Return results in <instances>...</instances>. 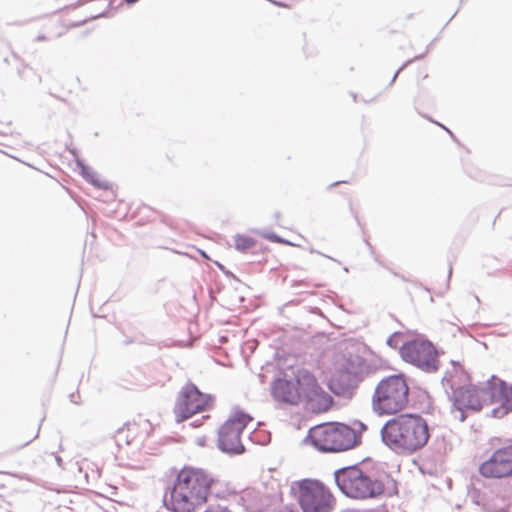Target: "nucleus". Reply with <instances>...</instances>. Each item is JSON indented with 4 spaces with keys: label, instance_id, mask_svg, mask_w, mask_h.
Masks as SVG:
<instances>
[{
    "label": "nucleus",
    "instance_id": "obj_21",
    "mask_svg": "<svg viewBox=\"0 0 512 512\" xmlns=\"http://www.w3.org/2000/svg\"><path fill=\"white\" fill-rule=\"evenodd\" d=\"M402 335L401 333H394L387 339V345H389L392 348H398L399 347V341L401 339Z\"/></svg>",
    "mask_w": 512,
    "mask_h": 512
},
{
    "label": "nucleus",
    "instance_id": "obj_28",
    "mask_svg": "<svg viewBox=\"0 0 512 512\" xmlns=\"http://www.w3.org/2000/svg\"><path fill=\"white\" fill-rule=\"evenodd\" d=\"M70 397H71V401L76 403V401L74 400V394H71Z\"/></svg>",
    "mask_w": 512,
    "mask_h": 512
},
{
    "label": "nucleus",
    "instance_id": "obj_12",
    "mask_svg": "<svg viewBox=\"0 0 512 512\" xmlns=\"http://www.w3.org/2000/svg\"><path fill=\"white\" fill-rule=\"evenodd\" d=\"M479 472L486 478H505L512 476V445L495 450L484 461Z\"/></svg>",
    "mask_w": 512,
    "mask_h": 512
},
{
    "label": "nucleus",
    "instance_id": "obj_17",
    "mask_svg": "<svg viewBox=\"0 0 512 512\" xmlns=\"http://www.w3.org/2000/svg\"><path fill=\"white\" fill-rule=\"evenodd\" d=\"M303 400L305 401L307 407L314 412L327 411L333 402L332 397L320 386Z\"/></svg>",
    "mask_w": 512,
    "mask_h": 512
},
{
    "label": "nucleus",
    "instance_id": "obj_1",
    "mask_svg": "<svg viewBox=\"0 0 512 512\" xmlns=\"http://www.w3.org/2000/svg\"><path fill=\"white\" fill-rule=\"evenodd\" d=\"M212 483V477L203 469L184 467L165 494L164 504L172 512H194L207 501Z\"/></svg>",
    "mask_w": 512,
    "mask_h": 512
},
{
    "label": "nucleus",
    "instance_id": "obj_24",
    "mask_svg": "<svg viewBox=\"0 0 512 512\" xmlns=\"http://www.w3.org/2000/svg\"><path fill=\"white\" fill-rule=\"evenodd\" d=\"M55 460H56V462H57V465H58L59 467H62V465H63L62 458H61V457H59V456H55Z\"/></svg>",
    "mask_w": 512,
    "mask_h": 512
},
{
    "label": "nucleus",
    "instance_id": "obj_8",
    "mask_svg": "<svg viewBox=\"0 0 512 512\" xmlns=\"http://www.w3.org/2000/svg\"><path fill=\"white\" fill-rule=\"evenodd\" d=\"M366 360L358 355L345 358L330 380V388L336 394H342L355 388L367 373Z\"/></svg>",
    "mask_w": 512,
    "mask_h": 512
},
{
    "label": "nucleus",
    "instance_id": "obj_13",
    "mask_svg": "<svg viewBox=\"0 0 512 512\" xmlns=\"http://www.w3.org/2000/svg\"><path fill=\"white\" fill-rule=\"evenodd\" d=\"M493 404L499 403L500 407L492 411L494 417H502L512 411V385L507 386L504 381L493 376Z\"/></svg>",
    "mask_w": 512,
    "mask_h": 512
},
{
    "label": "nucleus",
    "instance_id": "obj_7",
    "mask_svg": "<svg viewBox=\"0 0 512 512\" xmlns=\"http://www.w3.org/2000/svg\"><path fill=\"white\" fill-rule=\"evenodd\" d=\"M400 354L404 361L427 373L436 372L440 367L438 352L432 342L415 339L402 344Z\"/></svg>",
    "mask_w": 512,
    "mask_h": 512
},
{
    "label": "nucleus",
    "instance_id": "obj_2",
    "mask_svg": "<svg viewBox=\"0 0 512 512\" xmlns=\"http://www.w3.org/2000/svg\"><path fill=\"white\" fill-rule=\"evenodd\" d=\"M382 442L398 454H412L422 449L430 438L427 421L418 414H400L381 429Z\"/></svg>",
    "mask_w": 512,
    "mask_h": 512
},
{
    "label": "nucleus",
    "instance_id": "obj_25",
    "mask_svg": "<svg viewBox=\"0 0 512 512\" xmlns=\"http://www.w3.org/2000/svg\"><path fill=\"white\" fill-rule=\"evenodd\" d=\"M446 132L449 134L450 137H452V138L454 137V135L450 129H447Z\"/></svg>",
    "mask_w": 512,
    "mask_h": 512
},
{
    "label": "nucleus",
    "instance_id": "obj_11",
    "mask_svg": "<svg viewBox=\"0 0 512 512\" xmlns=\"http://www.w3.org/2000/svg\"><path fill=\"white\" fill-rule=\"evenodd\" d=\"M211 398L199 391L194 384L183 387L174 407L177 422H182L194 414L205 411L210 406Z\"/></svg>",
    "mask_w": 512,
    "mask_h": 512
},
{
    "label": "nucleus",
    "instance_id": "obj_22",
    "mask_svg": "<svg viewBox=\"0 0 512 512\" xmlns=\"http://www.w3.org/2000/svg\"><path fill=\"white\" fill-rule=\"evenodd\" d=\"M205 512H231L226 507L223 506H210Z\"/></svg>",
    "mask_w": 512,
    "mask_h": 512
},
{
    "label": "nucleus",
    "instance_id": "obj_4",
    "mask_svg": "<svg viewBox=\"0 0 512 512\" xmlns=\"http://www.w3.org/2000/svg\"><path fill=\"white\" fill-rule=\"evenodd\" d=\"M409 386L403 374L384 377L375 387L371 406L375 414L394 415L407 408Z\"/></svg>",
    "mask_w": 512,
    "mask_h": 512
},
{
    "label": "nucleus",
    "instance_id": "obj_23",
    "mask_svg": "<svg viewBox=\"0 0 512 512\" xmlns=\"http://www.w3.org/2000/svg\"><path fill=\"white\" fill-rule=\"evenodd\" d=\"M264 237L266 239H269V240H271L273 242H276V243H282L283 242V240L278 235L273 234V233L272 234H266V235H264Z\"/></svg>",
    "mask_w": 512,
    "mask_h": 512
},
{
    "label": "nucleus",
    "instance_id": "obj_15",
    "mask_svg": "<svg viewBox=\"0 0 512 512\" xmlns=\"http://www.w3.org/2000/svg\"><path fill=\"white\" fill-rule=\"evenodd\" d=\"M272 395L280 402L295 405L299 403V391L293 380L277 379L272 384Z\"/></svg>",
    "mask_w": 512,
    "mask_h": 512
},
{
    "label": "nucleus",
    "instance_id": "obj_29",
    "mask_svg": "<svg viewBox=\"0 0 512 512\" xmlns=\"http://www.w3.org/2000/svg\"><path fill=\"white\" fill-rule=\"evenodd\" d=\"M452 274V268L449 269V277H451Z\"/></svg>",
    "mask_w": 512,
    "mask_h": 512
},
{
    "label": "nucleus",
    "instance_id": "obj_5",
    "mask_svg": "<svg viewBox=\"0 0 512 512\" xmlns=\"http://www.w3.org/2000/svg\"><path fill=\"white\" fill-rule=\"evenodd\" d=\"M291 492L297 496L303 512H331L333 496L318 480L303 479L291 484Z\"/></svg>",
    "mask_w": 512,
    "mask_h": 512
},
{
    "label": "nucleus",
    "instance_id": "obj_30",
    "mask_svg": "<svg viewBox=\"0 0 512 512\" xmlns=\"http://www.w3.org/2000/svg\"><path fill=\"white\" fill-rule=\"evenodd\" d=\"M38 39L39 40H45V37L44 36L43 37H39Z\"/></svg>",
    "mask_w": 512,
    "mask_h": 512
},
{
    "label": "nucleus",
    "instance_id": "obj_19",
    "mask_svg": "<svg viewBox=\"0 0 512 512\" xmlns=\"http://www.w3.org/2000/svg\"><path fill=\"white\" fill-rule=\"evenodd\" d=\"M135 430V425H127L118 429L114 435L116 445L121 448L123 445L132 444L135 441L134 436H132Z\"/></svg>",
    "mask_w": 512,
    "mask_h": 512
},
{
    "label": "nucleus",
    "instance_id": "obj_9",
    "mask_svg": "<svg viewBox=\"0 0 512 512\" xmlns=\"http://www.w3.org/2000/svg\"><path fill=\"white\" fill-rule=\"evenodd\" d=\"M252 417L240 410H235L218 432V447L228 454H241L244 446L241 434Z\"/></svg>",
    "mask_w": 512,
    "mask_h": 512
},
{
    "label": "nucleus",
    "instance_id": "obj_3",
    "mask_svg": "<svg viewBox=\"0 0 512 512\" xmlns=\"http://www.w3.org/2000/svg\"><path fill=\"white\" fill-rule=\"evenodd\" d=\"M334 479L338 489L354 500H375L384 495L390 476L383 470L351 465L337 469Z\"/></svg>",
    "mask_w": 512,
    "mask_h": 512
},
{
    "label": "nucleus",
    "instance_id": "obj_10",
    "mask_svg": "<svg viewBox=\"0 0 512 512\" xmlns=\"http://www.w3.org/2000/svg\"><path fill=\"white\" fill-rule=\"evenodd\" d=\"M493 376L481 386H467L466 389L456 392L449 399L459 412V420L464 421L465 409L480 410L484 405L493 404Z\"/></svg>",
    "mask_w": 512,
    "mask_h": 512
},
{
    "label": "nucleus",
    "instance_id": "obj_27",
    "mask_svg": "<svg viewBox=\"0 0 512 512\" xmlns=\"http://www.w3.org/2000/svg\"><path fill=\"white\" fill-rule=\"evenodd\" d=\"M342 512H357V511H355V510H353V509H346V510H344V511H342Z\"/></svg>",
    "mask_w": 512,
    "mask_h": 512
},
{
    "label": "nucleus",
    "instance_id": "obj_26",
    "mask_svg": "<svg viewBox=\"0 0 512 512\" xmlns=\"http://www.w3.org/2000/svg\"><path fill=\"white\" fill-rule=\"evenodd\" d=\"M317 253L322 255V253H320V252H317ZM323 256H324V254H323ZM325 257H326V255H325ZM327 258H329L330 260L336 261L335 259H333V257L327 256Z\"/></svg>",
    "mask_w": 512,
    "mask_h": 512
},
{
    "label": "nucleus",
    "instance_id": "obj_14",
    "mask_svg": "<svg viewBox=\"0 0 512 512\" xmlns=\"http://www.w3.org/2000/svg\"><path fill=\"white\" fill-rule=\"evenodd\" d=\"M469 377L464 369L452 362V368L447 370L442 378V385L448 397H452L458 391H462L469 386Z\"/></svg>",
    "mask_w": 512,
    "mask_h": 512
},
{
    "label": "nucleus",
    "instance_id": "obj_18",
    "mask_svg": "<svg viewBox=\"0 0 512 512\" xmlns=\"http://www.w3.org/2000/svg\"><path fill=\"white\" fill-rule=\"evenodd\" d=\"M76 165L80 169L82 177L92 185L99 188H107V185L99 180L98 174L80 159H76Z\"/></svg>",
    "mask_w": 512,
    "mask_h": 512
},
{
    "label": "nucleus",
    "instance_id": "obj_16",
    "mask_svg": "<svg viewBox=\"0 0 512 512\" xmlns=\"http://www.w3.org/2000/svg\"><path fill=\"white\" fill-rule=\"evenodd\" d=\"M294 383L299 391V402L319 387L314 375L307 370H298L295 374Z\"/></svg>",
    "mask_w": 512,
    "mask_h": 512
},
{
    "label": "nucleus",
    "instance_id": "obj_6",
    "mask_svg": "<svg viewBox=\"0 0 512 512\" xmlns=\"http://www.w3.org/2000/svg\"><path fill=\"white\" fill-rule=\"evenodd\" d=\"M312 442L323 452H340L356 444L355 431L345 424L321 426L313 431Z\"/></svg>",
    "mask_w": 512,
    "mask_h": 512
},
{
    "label": "nucleus",
    "instance_id": "obj_20",
    "mask_svg": "<svg viewBox=\"0 0 512 512\" xmlns=\"http://www.w3.org/2000/svg\"><path fill=\"white\" fill-rule=\"evenodd\" d=\"M256 244V241L245 235H236L235 236V248L241 252H246L252 249Z\"/></svg>",
    "mask_w": 512,
    "mask_h": 512
}]
</instances>
